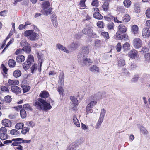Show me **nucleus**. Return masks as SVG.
I'll list each match as a JSON object with an SVG mask.
<instances>
[{"mask_svg":"<svg viewBox=\"0 0 150 150\" xmlns=\"http://www.w3.org/2000/svg\"><path fill=\"white\" fill-rule=\"evenodd\" d=\"M93 16L94 18L98 19H101L103 18L102 16L99 12H95L93 14Z\"/></svg>","mask_w":150,"mask_h":150,"instance_id":"7c9ffc66","label":"nucleus"},{"mask_svg":"<svg viewBox=\"0 0 150 150\" xmlns=\"http://www.w3.org/2000/svg\"><path fill=\"white\" fill-rule=\"evenodd\" d=\"M106 113V111L103 108L101 110L100 117L97 122L98 123L100 124V125L101 124L103 121Z\"/></svg>","mask_w":150,"mask_h":150,"instance_id":"9b49d317","label":"nucleus"},{"mask_svg":"<svg viewBox=\"0 0 150 150\" xmlns=\"http://www.w3.org/2000/svg\"><path fill=\"white\" fill-rule=\"evenodd\" d=\"M106 113V111L103 108L101 110L100 117L97 122L98 123L100 124V125L101 124L103 121Z\"/></svg>","mask_w":150,"mask_h":150,"instance_id":"f8f14e48","label":"nucleus"},{"mask_svg":"<svg viewBox=\"0 0 150 150\" xmlns=\"http://www.w3.org/2000/svg\"><path fill=\"white\" fill-rule=\"evenodd\" d=\"M98 0H93L91 3V5L93 6L97 7L99 6V3Z\"/></svg>","mask_w":150,"mask_h":150,"instance_id":"864d4df0","label":"nucleus"},{"mask_svg":"<svg viewBox=\"0 0 150 150\" xmlns=\"http://www.w3.org/2000/svg\"><path fill=\"white\" fill-rule=\"evenodd\" d=\"M101 41L100 40L97 39L95 41L94 45V47L96 49H97L101 45Z\"/></svg>","mask_w":150,"mask_h":150,"instance_id":"5701e85b","label":"nucleus"},{"mask_svg":"<svg viewBox=\"0 0 150 150\" xmlns=\"http://www.w3.org/2000/svg\"><path fill=\"white\" fill-rule=\"evenodd\" d=\"M116 49L118 52H120L122 48V46L120 43H118L116 46Z\"/></svg>","mask_w":150,"mask_h":150,"instance_id":"e2e57ef3","label":"nucleus"},{"mask_svg":"<svg viewBox=\"0 0 150 150\" xmlns=\"http://www.w3.org/2000/svg\"><path fill=\"white\" fill-rule=\"evenodd\" d=\"M82 33L83 34L89 36H93V32L90 28H86L83 29Z\"/></svg>","mask_w":150,"mask_h":150,"instance_id":"9d476101","label":"nucleus"},{"mask_svg":"<svg viewBox=\"0 0 150 150\" xmlns=\"http://www.w3.org/2000/svg\"><path fill=\"white\" fill-rule=\"evenodd\" d=\"M89 69L91 72L96 73H98L100 72L99 68L95 65L91 66L90 67Z\"/></svg>","mask_w":150,"mask_h":150,"instance_id":"dca6fc26","label":"nucleus"},{"mask_svg":"<svg viewBox=\"0 0 150 150\" xmlns=\"http://www.w3.org/2000/svg\"><path fill=\"white\" fill-rule=\"evenodd\" d=\"M11 91L16 94L20 93L21 91V88L16 86H12L11 87Z\"/></svg>","mask_w":150,"mask_h":150,"instance_id":"2eb2a0df","label":"nucleus"},{"mask_svg":"<svg viewBox=\"0 0 150 150\" xmlns=\"http://www.w3.org/2000/svg\"><path fill=\"white\" fill-rule=\"evenodd\" d=\"M34 106L39 110L42 109L44 111H47L52 108L50 103H48L42 98H39L34 104Z\"/></svg>","mask_w":150,"mask_h":150,"instance_id":"f03ea898","label":"nucleus"},{"mask_svg":"<svg viewBox=\"0 0 150 150\" xmlns=\"http://www.w3.org/2000/svg\"><path fill=\"white\" fill-rule=\"evenodd\" d=\"M97 102L96 100H93L91 101L87 105L88 106V107H90L93 108V107L97 103Z\"/></svg>","mask_w":150,"mask_h":150,"instance_id":"de8ad7c7","label":"nucleus"},{"mask_svg":"<svg viewBox=\"0 0 150 150\" xmlns=\"http://www.w3.org/2000/svg\"><path fill=\"white\" fill-rule=\"evenodd\" d=\"M107 28L109 30H113H113L114 28V24L113 23L110 22L107 25Z\"/></svg>","mask_w":150,"mask_h":150,"instance_id":"37998d69","label":"nucleus"},{"mask_svg":"<svg viewBox=\"0 0 150 150\" xmlns=\"http://www.w3.org/2000/svg\"><path fill=\"white\" fill-rule=\"evenodd\" d=\"M11 101V96L7 95L5 96L4 98V101L6 103H10Z\"/></svg>","mask_w":150,"mask_h":150,"instance_id":"58836bf2","label":"nucleus"},{"mask_svg":"<svg viewBox=\"0 0 150 150\" xmlns=\"http://www.w3.org/2000/svg\"><path fill=\"white\" fill-rule=\"evenodd\" d=\"M20 115L21 117L22 118H25L26 116V113L25 110L23 109H22L20 110Z\"/></svg>","mask_w":150,"mask_h":150,"instance_id":"e433bc0d","label":"nucleus"},{"mask_svg":"<svg viewBox=\"0 0 150 150\" xmlns=\"http://www.w3.org/2000/svg\"><path fill=\"white\" fill-rule=\"evenodd\" d=\"M21 86L24 93L28 92L30 89V86L26 85H22Z\"/></svg>","mask_w":150,"mask_h":150,"instance_id":"c756f323","label":"nucleus"},{"mask_svg":"<svg viewBox=\"0 0 150 150\" xmlns=\"http://www.w3.org/2000/svg\"><path fill=\"white\" fill-rule=\"evenodd\" d=\"M59 81L62 84L64 83V73L63 72H62L60 73L59 78Z\"/></svg>","mask_w":150,"mask_h":150,"instance_id":"f704fd0d","label":"nucleus"},{"mask_svg":"<svg viewBox=\"0 0 150 150\" xmlns=\"http://www.w3.org/2000/svg\"><path fill=\"white\" fill-rule=\"evenodd\" d=\"M56 47L59 50H61L66 53L68 52V51L65 47L60 44H58L56 45Z\"/></svg>","mask_w":150,"mask_h":150,"instance_id":"412c9836","label":"nucleus"},{"mask_svg":"<svg viewBox=\"0 0 150 150\" xmlns=\"http://www.w3.org/2000/svg\"><path fill=\"white\" fill-rule=\"evenodd\" d=\"M42 7V9L41 11V12L43 14L46 16L51 13L52 8L50 7V2L48 1L43 2Z\"/></svg>","mask_w":150,"mask_h":150,"instance_id":"7ed1b4c3","label":"nucleus"},{"mask_svg":"<svg viewBox=\"0 0 150 150\" xmlns=\"http://www.w3.org/2000/svg\"><path fill=\"white\" fill-rule=\"evenodd\" d=\"M34 62V58L31 55H28L27 61L24 62L23 64V67L24 69H29L31 65Z\"/></svg>","mask_w":150,"mask_h":150,"instance_id":"39448f33","label":"nucleus"},{"mask_svg":"<svg viewBox=\"0 0 150 150\" xmlns=\"http://www.w3.org/2000/svg\"><path fill=\"white\" fill-rule=\"evenodd\" d=\"M109 4L108 2H105L103 5L102 7L104 11L107 10L108 8Z\"/></svg>","mask_w":150,"mask_h":150,"instance_id":"c03bdc74","label":"nucleus"},{"mask_svg":"<svg viewBox=\"0 0 150 150\" xmlns=\"http://www.w3.org/2000/svg\"><path fill=\"white\" fill-rule=\"evenodd\" d=\"M10 133L11 135L14 136H18L20 134L19 131L15 129L11 130Z\"/></svg>","mask_w":150,"mask_h":150,"instance_id":"2f4dec72","label":"nucleus"},{"mask_svg":"<svg viewBox=\"0 0 150 150\" xmlns=\"http://www.w3.org/2000/svg\"><path fill=\"white\" fill-rule=\"evenodd\" d=\"M134 11L135 12L137 13H139L140 12V7L138 6L135 5Z\"/></svg>","mask_w":150,"mask_h":150,"instance_id":"0e129e2a","label":"nucleus"},{"mask_svg":"<svg viewBox=\"0 0 150 150\" xmlns=\"http://www.w3.org/2000/svg\"><path fill=\"white\" fill-rule=\"evenodd\" d=\"M26 125L28 126L33 127L34 126V123L32 121H28L26 123Z\"/></svg>","mask_w":150,"mask_h":150,"instance_id":"4d7b16f0","label":"nucleus"},{"mask_svg":"<svg viewBox=\"0 0 150 150\" xmlns=\"http://www.w3.org/2000/svg\"><path fill=\"white\" fill-rule=\"evenodd\" d=\"M98 93H96L95 94L92 95L91 96L89 97V98L90 99L93 100H96L98 99Z\"/></svg>","mask_w":150,"mask_h":150,"instance_id":"3c124183","label":"nucleus"},{"mask_svg":"<svg viewBox=\"0 0 150 150\" xmlns=\"http://www.w3.org/2000/svg\"><path fill=\"white\" fill-rule=\"evenodd\" d=\"M118 30L116 33V37H120L121 34L125 32L127 30L126 27L123 24L120 25L118 27Z\"/></svg>","mask_w":150,"mask_h":150,"instance_id":"423d86ee","label":"nucleus"},{"mask_svg":"<svg viewBox=\"0 0 150 150\" xmlns=\"http://www.w3.org/2000/svg\"><path fill=\"white\" fill-rule=\"evenodd\" d=\"M86 0H82L80 2L79 4L81 7H86L85 4V2Z\"/></svg>","mask_w":150,"mask_h":150,"instance_id":"052dcab7","label":"nucleus"},{"mask_svg":"<svg viewBox=\"0 0 150 150\" xmlns=\"http://www.w3.org/2000/svg\"><path fill=\"white\" fill-rule=\"evenodd\" d=\"M22 128L21 133L23 134H25L28 132H29L30 129V128L27 127H23Z\"/></svg>","mask_w":150,"mask_h":150,"instance_id":"79ce46f5","label":"nucleus"},{"mask_svg":"<svg viewBox=\"0 0 150 150\" xmlns=\"http://www.w3.org/2000/svg\"><path fill=\"white\" fill-rule=\"evenodd\" d=\"M23 108L25 109V110L27 111H31L32 110L31 106L28 103L24 105Z\"/></svg>","mask_w":150,"mask_h":150,"instance_id":"a878e982","label":"nucleus"},{"mask_svg":"<svg viewBox=\"0 0 150 150\" xmlns=\"http://www.w3.org/2000/svg\"><path fill=\"white\" fill-rule=\"evenodd\" d=\"M22 50L26 53L29 54L31 52V47L29 46H25L23 48Z\"/></svg>","mask_w":150,"mask_h":150,"instance_id":"473e14b6","label":"nucleus"},{"mask_svg":"<svg viewBox=\"0 0 150 150\" xmlns=\"http://www.w3.org/2000/svg\"><path fill=\"white\" fill-rule=\"evenodd\" d=\"M22 139H23L21 138L13 139H12V142H14L12 143V145L13 146H18V145L19 144H21L22 142L21 141Z\"/></svg>","mask_w":150,"mask_h":150,"instance_id":"4468645a","label":"nucleus"},{"mask_svg":"<svg viewBox=\"0 0 150 150\" xmlns=\"http://www.w3.org/2000/svg\"><path fill=\"white\" fill-rule=\"evenodd\" d=\"M130 45L129 43L126 42L123 45L122 48L125 50H128L129 47Z\"/></svg>","mask_w":150,"mask_h":150,"instance_id":"603ef678","label":"nucleus"},{"mask_svg":"<svg viewBox=\"0 0 150 150\" xmlns=\"http://www.w3.org/2000/svg\"><path fill=\"white\" fill-rule=\"evenodd\" d=\"M8 65L11 67H14L16 65V62L13 59H10L8 61Z\"/></svg>","mask_w":150,"mask_h":150,"instance_id":"72a5a7b5","label":"nucleus"},{"mask_svg":"<svg viewBox=\"0 0 150 150\" xmlns=\"http://www.w3.org/2000/svg\"><path fill=\"white\" fill-rule=\"evenodd\" d=\"M8 83L10 86H15L18 85L19 84V81L17 80H13L9 79L8 80Z\"/></svg>","mask_w":150,"mask_h":150,"instance_id":"cd10ccee","label":"nucleus"},{"mask_svg":"<svg viewBox=\"0 0 150 150\" xmlns=\"http://www.w3.org/2000/svg\"><path fill=\"white\" fill-rule=\"evenodd\" d=\"M37 65L36 64H34L31 67V72L32 73L37 70Z\"/></svg>","mask_w":150,"mask_h":150,"instance_id":"6e6d98bb","label":"nucleus"},{"mask_svg":"<svg viewBox=\"0 0 150 150\" xmlns=\"http://www.w3.org/2000/svg\"><path fill=\"white\" fill-rule=\"evenodd\" d=\"M101 35L106 39H109L110 38L108 32H103L101 33Z\"/></svg>","mask_w":150,"mask_h":150,"instance_id":"4c0bfd02","label":"nucleus"},{"mask_svg":"<svg viewBox=\"0 0 150 150\" xmlns=\"http://www.w3.org/2000/svg\"><path fill=\"white\" fill-rule=\"evenodd\" d=\"M146 16L148 18H150V8H149L147 10L146 12Z\"/></svg>","mask_w":150,"mask_h":150,"instance_id":"774afa93","label":"nucleus"},{"mask_svg":"<svg viewBox=\"0 0 150 150\" xmlns=\"http://www.w3.org/2000/svg\"><path fill=\"white\" fill-rule=\"evenodd\" d=\"M145 59L146 61H148L150 59V54L149 53H146L144 55Z\"/></svg>","mask_w":150,"mask_h":150,"instance_id":"338daca9","label":"nucleus"},{"mask_svg":"<svg viewBox=\"0 0 150 150\" xmlns=\"http://www.w3.org/2000/svg\"><path fill=\"white\" fill-rule=\"evenodd\" d=\"M130 19V17L129 15L126 14L123 17V21L125 22H127L129 21Z\"/></svg>","mask_w":150,"mask_h":150,"instance_id":"ea45409f","label":"nucleus"},{"mask_svg":"<svg viewBox=\"0 0 150 150\" xmlns=\"http://www.w3.org/2000/svg\"><path fill=\"white\" fill-rule=\"evenodd\" d=\"M140 132L142 133L144 135H146L148 133L147 130L143 126H141L140 128Z\"/></svg>","mask_w":150,"mask_h":150,"instance_id":"bb28decb","label":"nucleus"},{"mask_svg":"<svg viewBox=\"0 0 150 150\" xmlns=\"http://www.w3.org/2000/svg\"><path fill=\"white\" fill-rule=\"evenodd\" d=\"M81 126L82 129L84 130H88V126L84 124L81 123Z\"/></svg>","mask_w":150,"mask_h":150,"instance_id":"680f3d73","label":"nucleus"},{"mask_svg":"<svg viewBox=\"0 0 150 150\" xmlns=\"http://www.w3.org/2000/svg\"><path fill=\"white\" fill-rule=\"evenodd\" d=\"M16 59L17 62L21 63L25 60V57L23 55H19L16 57Z\"/></svg>","mask_w":150,"mask_h":150,"instance_id":"393cba45","label":"nucleus"},{"mask_svg":"<svg viewBox=\"0 0 150 150\" xmlns=\"http://www.w3.org/2000/svg\"><path fill=\"white\" fill-rule=\"evenodd\" d=\"M139 76L138 75H137L134 78H133L131 80L132 82L133 83H135L137 81L138 79Z\"/></svg>","mask_w":150,"mask_h":150,"instance_id":"69168bd1","label":"nucleus"},{"mask_svg":"<svg viewBox=\"0 0 150 150\" xmlns=\"http://www.w3.org/2000/svg\"><path fill=\"white\" fill-rule=\"evenodd\" d=\"M98 26L100 28H103V23L102 21H98L97 24Z\"/></svg>","mask_w":150,"mask_h":150,"instance_id":"13d9d810","label":"nucleus"},{"mask_svg":"<svg viewBox=\"0 0 150 150\" xmlns=\"http://www.w3.org/2000/svg\"><path fill=\"white\" fill-rule=\"evenodd\" d=\"M85 92L84 91H81L79 92L78 93V96L80 98V99H82L85 95Z\"/></svg>","mask_w":150,"mask_h":150,"instance_id":"49530a36","label":"nucleus"},{"mask_svg":"<svg viewBox=\"0 0 150 150\" xmlns=\"http://www.w3.org/2000/svg\"><path fill=\"white\" fill-rule=\"evenodd\" d=\"M128 54L130 58L135 59L137 55V51L135 49H133L128 52Z\"/></svg>","mask_w":150,"mask_h":150,"instance_id":"ddd939ff","label":"nucleus"},{"mask_svg":"<svg viewBox=\"0 0 150 150\" xmlns=\"http://www.w3.org/2000/svg\"><path fill=\"white\" fill-rule=\"evenodd\" d=\"M142 34L144 38H148L150 36V30L149 28H145L142 30Z\"/></svg>","mask_w":150,"mask_h":150,"instance_id":"1a4fd4ad","label":"nucleus"},{"mask_svg":"<svg viewBox=\"0 0 150 150\" xmlns=\"http://www.w3.org/2000/svg\"><path fill=\"white\" fill-rule=\"evenodd\" d=\"M92 108H91L89 106L88 107V106L87 105L86 108V112L87 114H88L89 113H92L93 112V110L92 109Z\"/></svg>","mask_w":150,"mask_h":150,"instance_id":"bf43d9fd","label":"nucleus"},{"mask_svg":"<svg viewBox=\"0 0 150 150\" xmlns=\"http://www.w3.org/2000/svg\"><path fill=\"white\" fill-rule=\"evenodd\" d=\"M89 52V48L88 46H84L82 47L79 52L78 56V60L79 62L82 64L90 65L92 62L90 59L87 58Z\"/></svg>","mask_w":150,"mask_h":150,"instance_id":"f257e3e1","label":"nucleus"},{"mask_svg":"<svg viewBox=\"0 0 150 150\" xmlns=\"http://www.w3.org/2000/svg\"><path fill=\"white\" fill-rule=\"evenodd\" d=\"M118 66L119 67H121L125 65V61L122 58H119L117 61Z\"/></svg>","mask_w":150,"mask_h":150,"instance_id":"4be33fe9","label":"nucleus"},{"mask_svg":"<svg viewBox=\"0 0 150 150\" xmlns=\"http://www.w3.org/2000/svg\"><path fill=\"white\" fill-rule=\"evenodd\" d=\"M21 72L19 70H15L13 73V76L16 78L20 77L21 75Z\"/></svg>","mask_w":150,"mask_h":150,"instance_id":"c85d7f7f","label":"nucleus"},{"mask_svg":"<svg viewBox=\"0 0 150 150\" xmlns=\"http://www.w3.org/2000/svg\"><path fill=\"white\" fill-rule=\"evenodd\" d=\"M2 124L6 127H9L11 125V122L8 119H4L2 121Z\"/></svg>","mask_w":150,"mask_h":150,"instance_id":"f3484780","label":"nucleus"},{"mask_svg":"<svg viewBox=\"0 0 150 150\" xmlns=\"http://www.w3.org/2000/svg\"><path fill=\"white\" fill-rule=\"evenodd\" d=\"M79 46V44L77 42H73L71 44V46L73 48H77Z\"/></svg>","mask_w":150,"mask_h":150,"instance_id":"5fc2aeb1","label":"nucleus"},{"mask_svg":"<svg viewBox=\"0 0 150 150\" xmlns=\"http://www.w3.org/2000/svg\"><path fill=\"white\" fill-rule=\"evenodd\" d=\"M24 36L29 37V39L32 41L37 40L39 38V35L33 30H28L24 33Z\"/></svg>","mask_w":150,"mask_h":150,"instance_id":"20e7f679","label":"nucleus"},{"mask_svg":"<svg viewBox=\"0 0 150 150\" xmlns=\"http://www.w3.org/2000/svg\"><path fill=\"white\" fill-rule=\"evenodd\" d=\"M73 120L74 124L78 127H80V124L79 120L77 118L75 115L73 116Z\"/></svg>","mask_w":150,"mask_h":150,"instance_id":"aec40b11","label":"nucleus"},{"mask_svg":"<svg viewBox=\"0 0 150 150\" xmlns=\"http://www.w3.org/2000/svg\"><path fill=\"white\" fill-rule=\"evenodd\" d=\"M70 98L71 101L69 105V108L72 109L76 106L78 104V101L77 99L74 96H71Z\"/></svg>","mask_w":150,"mask_h":150,"instance_id":"6e6552de","label":"nucleus"},{"mask_svg":"<svg viewBox=\"0 0 150 150\" xmlns=\"http://www.w3.org/2000/svg\"><path fill=\"white\" fill-rule=\"evenodd\" d=\"M79 145V143L76 141L71 143L69 146L73 148V150H74L77 149Z\"/></svg>","mask_w":150,"mask_h":150,"instance_id":"a211bd4d","label":"nucleus"},{"mask_svg":"<svg viewBox=\"0 0 150 150\" xmlns=\"http://www.w3.org/2000/svg\"><path fill=\"white\" fill-rule=\"evenodd\" d=\"M123 3L125 6L128 8L130 6L131 2L129 0H125Z\"/></svg>","mask_w":150,"mask_h":150,"instance_id":"a19ab883","label":"nucleus"},{"mask_svg":"<svg viewBox=\"0 0 150 150\" xmlns=\"http://www.w3.org/2000/svg\"><path fill=\"white\" fill-rule=\"evenodd\" d=\"M8 138V135L7 133H5L0 135V138L1 140L6 139Z\"/></svg>","mask_w":150,"mask_h":150,"instance_id":"a18cd8bd","label":"nucleus"},{"mask_svg":"<svg viewBox=\"0 0 150 150\" xmlns=\"http://www.w3.org/2000/svg\"><path fill=\"white\" fill-rule=\"evenodd\" d=\"M1 90L4 92H7L8 93H9V90L7 87L4 86H2L1 87Z\"/></svg>","mask_w":150,"mask_h":150,"instance_id":"09e8293b","label":"nucleus"},{"mask_svg":"<svg viewBox=\"0 0 150 150\" xmlns=\"http://www.w3.org/2000/svg\"><path fill=\"white\" fill-rule=\"evenodd\" d=\"M39 95L42 98H47L49 96L48 93L46 91H42Z\"/></svg>","mask_w":150,"mask_h":150,"instance_id":"b1692460","label":"nucleus"},{"mask_svg":"<svg viewBox=\"0 0 150 150\" xmlns=\"http://www.w3.org/2000/svg\"><path fill=\"white\" fill-rule=\"evenodd\" d=\"M7 130L6 128L4 127L0 128V135L7 133Z\"/></svg>","mask_w":150,"mask_h":150,"instance_id":"8fccbe9b","label":"nucleus"},{"mask_svg":"<svg viewBox=\"0 0 150 150\" xmlns=\"http://www.w3.org/2000/svg\"><path fill=\"white\" fill-rule=\"evenodd\" d=\"M138 27L135 25H133L131 27L132 32L134 34H136L138 33Z\"/></svg>","mask_w":150,"mask_h":150,"instance_id":"6ab92c4d","label":"nucleus"},{"mask_svg":"<svg viewBox=\"0 0 150 150\" xmlns=\"http://www.w3.org/2000/svg\"><path fill=\"white\" fill-rule=\"evenodd\" d=\"M133 44L135 48H139L142 47V42L139 38H136L134 39L133 40Z\"/></svg>","mask_w":150,"mask_h":150,"instance_id":"0eeeda50","label":"nucleus"},{"mask_svg":"<svg viewBox=\"0 0 150 150\" xmlns=\"http://www.w3.org/2000/svg\"><path fill=\"white\" fill-rule=\"evenodd\" d=\"M24 124L21 122L17 123L15 125V128L17 129H19L23 128Z\"/></svg>","mask_w":150,"mask_h":150,"instance_id":"c9c22d12","label":"nucleus"}]
</instances>
